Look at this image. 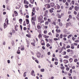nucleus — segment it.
Instances as JSON below:
<instances>
[{
    "label": "nucleus",
    "mask_w": 79,
    "mask_h": 79,
    "mask_svg": "<svg viewBox=\"0 0 79 79\" xmlns=\"http://www.w3.org/2000/svg\"><path fill=\"white\" fill-rule=\"evenodd\" d=\"M35 21H36V17H34L31 18L32 23H33L34 25H35Z\"/></svg>",
    "instance_id": "nucleus-1"
},
{
    "label": "nucleus",
    "mask_w": 79,
    "mask_h": 79,
    "mask_svg": "<svg viewBox=\"0 0 79 79\" xmlns=\"http://www.w3.org/2000/svg\"><path fill=\"white\" fill-rule=\"evenodd\" d=\"M36 55L37 56V57L39 58L40 57L41 54L39 52H38L36 53Z\"/></svg>",
    "instance_id": "nucleus-2"
},
{
    "label": "nucleus",
    "mask_w": 79,
    "mask_h": 79,
    "mask_svg": "<svg viewBox=\"0 0 79 79\" xmlns=\"http://www.w3.org/2000/svg\"><path fill=\"white\" fill-rule=\"evenodd\" d=\"M69 62L68 60H64V63L65 64H66V63H68Z\"/></svg>",
    "instance_id": "nucleus-3"
},
{
    "label": "nucleus",
    "mask_w": 79,
    "mask_h": 79,
    "mask_svg": "<svg viewBox=\"0 0 79 79\" xmlns=\"http://www.w3.org/2000/svg\"><path fill=\"white\" fill-rule=\"evenodd\" d=\"M34 70H32L31 71V75H32L33 76H35V74H34Z\"/></svg>",
    "instance_id": "nucleus-4"
},
{
    "label": "nucleus",
    "mask_w": 79,
    "mask_h": 79,
    "mask_svg": "<svg viewBox=\"0 0 79 79\" xmlns=\"http://www.w3.org/2000/svg\"><path fill=\"white\" fill-rule=\"evenodd\" d=\"M12 32H10L8 34V37H11V36H12Z\"/></svg>",
    "instance_id": "nucleus-5"
},
{
    "label": "nucleus",
    "mask_w": 79,
    "mask_h": 79,
    "mask_svg": "<svg viewBox=\"0 0 79 79\" xmlns=\"http://www.w3.org/2000/svg\"><path fill=\"white\" fill-rule=\"evenodd\" d=\"M74 9L75 10H76V11H77V10H79V7L77 6H75L74 7Z\"/></svg>",
    "instance_id": "nucleus-6"
},
{
    "label": "nucleus",
    "mask_w": 79,
    "mask_h": 79,
    "mask_svg": "<svg viewBox=\"0 0 79 79\" xmlns=\"http://www.w3.org/2000/svg\"><path fill=\"white\" fill-rule=\"evenodd\" d=\"M50 5L52 7H53L55 6V3L52 2L50 3Z\"/></svg>",
    "instance_id": "nucleus-7"
},
{
    "label": "nucleus",
    "mask_w": 79,
    "mask_h": 79,
    "mask_svg": "<svg viewBox=\"0 0 79 79\" xmlns=\"http://www.w3.org/2000/svg\"><path fill=\"white\" fill-rule=\"evenodd\" d=\"M24 3L25 4H27V5H28L29 4V2H28V1H27L26 0H24Z\"/></svg>",
    "instance_id": "nucleus-8"
},
{
    "label": "nucleus",
    "mask_w": 79,
    "mask_h": 79,
    "mask_svg": "<svg viewBox=\"0 0 79 79\" xmlns=\"http://www.w3.org/2000/svg\"><path fill=\"white\" fill-rule=\"evenodd\" d=\"M26 21L27 24H29V19H26Z\"/></svg>",
    "instance_id": "nucleus-9"
},
{
    "label": "nucleus",
    "mask_w": 79,
    "mask_h": 79,
    "mask_svg": "<svg viewBox=\"0 0 79 79\" xmlns=\"http://www.w3.org/2000/svg\"><path fill=\"white\" fill-rule=\"evenodd\" d=\"M14 13L15 14V16H18V12H17V11H14Z\"/></svg>",
    "instance_id": "nucleus-10"
},
{
    "label": "nucleus",
    "mask_w": 79,
    "mask_h": 79,
    "mask_svg": "<svg viewBox=\"0 0 79 79\" xmlns=\"http://www.w3.org/2000/svg\"><path fill=\"white\" fill-rule=\"evenodd\" d=\"M69 61L70 63H72L73 61V58H70L69 59Z\"/></svg>",
    "instance_id": "nucleus-11"
},
{
    "label": "nucleus",
    "mask_w": 79,
    "mask_h": 79,
    "mask_svg": "<svg viewBox=\"0 0 79 79\" xmlns=\"http://www.w3.org/2000/svg\"><path fill=\"white\" fill-rule=\"evenodd\" d=\"M42 17H43L42 16H40V17H39V19H38L39 20V21H41L42 20V19L41 18H42Z\"/></svg>",
    "instance_id": "nucleus-12"
},
{
    "label": "nucleus",
    "mask_w": 79,
    "mask_h": 79,
    "mask_svg": "<svg viewBox=\"0 0 79 79\" xmlns=\"http://www.w3.org/2000/svg\"><path fill=\"white\" fill-rule=\"evenodd\" d=\"M64 58H69V57L68 55H66L64 57Z\"/></svg>",
    "instance_id": "nucleus-13"
},
{
    "label": "nucleus",
    "mask_w": 79,
    "mask_h": 79,
    "mask_svg": "<svg viewBox=\"0 0 79 79\" xmlns=\"http://www.w3.org/2000/svg\"><path fill=\"white\" fill-rule=\"evenodd\" d=\"M19 21L20 24H22V21H23V19H19Z\"/></svg>",
    "instance_id": "nucleus-14"
},
{
    "label": "nucleus",
    "mask_w": 79,
    "mask_h": 79,
    "mask_svg": "<svg viewBox=\"0 0 79 79\" xmlns=\"http://www.w3.org/2000/svg\"><path fill=\"white\" fill-rule=\"evenodd\" d=\"M59 24L60 26H63V24H62V23H61V22H60L59 23Z\"/></svg>",
    "instance_id": "nucleus-15"
},
{
    "label": "nucleus",
    "mask_w": 79,
    "mask_h": 79,
    "mask_svg": "<svg viewBox=\"0 0 79 79\" xmlns=\"http://www.w3.org/2000/svg\"><path fill=\"white\" fill-rule=\"evenodd\" d=\"M17 54H20V50H19V49H18V51L17 52Z\"/></svg>",
    "instance_id": "nucleus-16"
},
{
    "label": "nucleus",
    "mask_w": 79,
    "mask_h": 79,
    "mask_svg": "<svg viewBox=\"0 0 79 79\" xmlns=\"http://www.w3.org/2000/svg\"><path fill=\"white\" fill-rule=\"evenodd\" d=\"M26 73H27V72H24L23 73V77H26Z\"/></svg>",
    "instance_id": "nucleus-17"
},
{
    "label": "nucleus",
    "mask_w": 79,
    "mask_h": 79,
    "mask_svg": "<svg viewBox=\"0 0 79 79\" xmlns=\"http://www.w3.org/2000/svg\"><path fill=\"white\" fill-rule=\"evenodd\" d=\"M6 24L5 23L4 24V28L5 29L6 28Z\"/></svg>",
    "instance_id": "nucleus-18"
},
{
    "label": "nucleus",
    "mask_w": 79,
    "mask_h": 79,
    "mask_svg": "<svg viewBox=\"0 0 79 79\" xmlns=\"http://www.w3.org/2000/svg\"><path fill=\"white\" fill-rule=\"evenodd\" d=\"M66 26H69V25H71V23H67L66 24Z\"/></svg>",
    "instance_id": "nucleus-19"
},
{
    "label": "nucleus",
    "mask_w": 79,
    "mask_h": 79,
    "mask_svg": "<svg viewBox=\"0 0 79 79\" xmlns=\"http://www.w3.org/2000/svg\"><path fill=\"white\" fill-rule=\"evenodd\" d=\"M56 5H58V6H57V9H60V5H58V4H57Z\"/></svg>",
    "instance_id": "nucleus-20"
},
{
    "label": "nucleus",
    "mask_w": 79,
    "mask_h": 79,
    "mask_svg": "<svg viewBox=\"0 0 79 79\" xmlns=\"http://www.w3.org/2000/svg\"><path fill=\"white\" fill-rule=\"evenodd\" d=\"M34 44V43H31V45H32L34 47H35V45Z\"/></svg>",
    "instance_id": "nucleus-21"
},
{
    "label": "nucleus",
    "mask_w": 79,
    "mask_h": 79,
    "mask_svg": "<svg viewBox=\"0 0 79 79\" xmlns=\"http://www.w3.org/2000/svg\"><path fill=\"white\" fill-rule=\"evenodd\" d=\"M26 41L27 42V44L28 45H29V42L28 41V40H26Z\"/></svg>",
    "instance_id": "nucleus-22"
},
{
    "label": "nucleus",
    "mask_w": 79,
    "mask_h": 79,
    "mask_svg": "<svg viewBox=\"0 0 79 79\" xmlns=\"http://www.w3.org/2000/svg\"><path fill=\"white\" fill-rule=\"evenodd\" d=\"M60 39H62V38H63V34H61L60 35Z\"/></svg>",
    "instance_id": "nucleus-23"
},
{
    "label": "nucleus",
    "mask_w": 79,
    "mask_h": 79,
    "mask_svg": "<svg viewBox=\"0 0 79 79\" xmlns=\"http://www.w3.org/2000/svg\"><path fill=\"white\" fill-rule=\"evenodd\" d=\"M26 36H27V37H29V38H31V36L29 35L28 34H27Z\"/></svg>",
    "instance_id": "nucleus-24"
},
{
    "label": "nucleus",
    "mask_w": 79,
    "mask_h": 79,
    "mask_svg": "<svg viewBox=\"0 0 79 79\" xmlns=\"http://www.w3.org/2000/svg\"><path fill=\"white\" fill-rule=\"evenodd\" d=\"M48 41L49 43H51L52 42V39H49L48 40Z\"/></svg>",
    "instance_id": "nucleus-25"
},
{
    "label": "nucleus",
    "mask_w": 79,
    "mask_h": 79,
    "mask_svg": "<svg viewBox=\"0 0 79 79\" xmlns=\"http://www.w3.org/2000/svg\"><path fill=\"white\" fill-rule=\"evenodd\" d=\"M77 61H78V60L77 59H76L75 60H74V62L75 63H76Z\"/></svg>",
    "instance_id": "nucleus-26"
},
{
    "label": "nucleus",
    "mask_w": 79,
    "mask_h": 79,
    "mask_svg": "<svg viewBox=\"0 0 79 79\" xmlns=\"http://www.w3.org/2000/svg\"><path fill=\"white\" fill-rule=\"evenodd\" d=\"M44 37L45 38H48V37H49V36H47L46 35H44Z\"/></svg>",
    "instance_id": "nucleus-27"
},
{
    "label": "nucleus",
    "mask_w": 79,
    "mask_h": 79,
    "mask_svg": "<svg viewBox=\"0 0 79 79\" xmlns=\"http://www.w3.org/2000/svg\"><path fill=\"white\" fill-rule=\"evenodd\" d=\"M46 46L47 47H50V45L48 43L46 45Z\"/></svg>",
    "instance_id": "nucleus-28"
},
{
    "label": "nucleus",
    "mask_w": 79,
    "mask_h": 79,
    "mask_svg": "<svg viewBox=\"0 0 79 79\" xmlns=\"http://www.w3.org/2000/svg\"><path fill=\"white\" fill-rule=\"evenodd\" d=\"M23 26H26V22H25V21H24L23 22Z\"/></svg>",
    "instance_id": "nucleus-29"
},
{
    "label": "nucleus",
    "mask_w": 79,
    "mask_h": 79,
    "mask_svg": "<svg viewBox=\"0 0 79 79\" xmlns=\"http://www.w3.org/2000/svg\"><path fill=\"white\" fill-rule=\"evenodd\" d=\"M49 11L50 12V13H53V11L52 10L50 9L49 10Z\"/></svg>",
    "instance_id": "nucleus-30"
},
{
    "label": "nucleus",
    "mask_w": 79,
    "mask_h": 79,
    "mask_svg": "<svg viewBox=\"0 0 79 79\" xmlns=\"http://www.w3.org/2000/svg\"><path fill=\"white\" fill-rule=\"evenodd\" d=\"M38 37L39 38H40L41 37H42V35H40V34L39 35Z\"/></svg>",
    "instance_id": "nucleus-31"
},
{
    "label": "nucleus",
    "mask_w": 79,
    "mask_h": 79,
    "mask_svg": "<svg viewBox=\"0 0 79 79\" xmlns=\"http://www.w3.org/2000/svg\"><path fill=\"white\" fill-rule=\"evenodd\" d=\"M12 45H15V42H14V41H12Z\"/></svg>",
    "instance_id": "nucleus-32"
},
{
    "label": "nucleus",
    "mask_w": 79,
    "mask_h": 79,
    "mask_svg": "<svg viewBox=\"0 0 79 79\" xmlns=\"http://www.w3.org/2000/svg\"><path fill=\"white\" fill-rule=\"evenodd\" d=\"M41 72H44V69H41Z\"/></svg>",
    "instance_id": "nucleus-33"
},
{
    "label": "nucleus",
    "mask_w": 79,
    "mask_h": 79,
    "mask_svg": "<svg viewBox=\"0 0 79 79\" xmlns=\"http://www.w3.org/2000/svg\"><path fill=\"white\" fill-rule=\"evenodd\" d=\"M45 14H47V13H48V10H46V11H45Z\"/></svg>",
    "instance_id": "nucleus-34"
},
{
    "label": "nucleus",
    "mask_w": 79,
    "mask_h": 79,
    "mask_svg": "<svg viewBox=\"0 0 79 79\" xmlns=\"http://www.w3.org/2000/svg\"><path fill=\"white\" fill-rule=\"evenodd\" d=\"M54 40H55V41H56V40H58V39H57V38H55L54 39Z\"/></svg>",
    "instance_id": "nucleus-35"
},
{
    "label": "nucleus",
    "mask_w": 79,
    "mask_h": 79,
    "mask_svg": "<svg viewBox=\"0 0 79 79\" xmlns=\"http://www.w3.org/2000/svg\"><path fill=\"white\" fill-rule=\"evenodd\" d=\"M47 6H48V8H50L51 7L50 5V4L48 5Z\"/></svg>",
    "instance_id": "nucleus-36"
},
{
    "label": "nucleus",
    "mask_w": 79,
    "mask_h": 79,
    "mask_svg": "<svg viewBox=\"0 0 79 79\" xmlns=\"http://www.w3.org/2000/svg\"><path fill=\"white\" fill-rule=\"evenodd\" d=\"M70 48V46L69 45H68L66 47V48Z\"/></svg>",
    "instance_id": "nucleus-37"
},
{
    "label": "nucleus",
    "mask_w": 79,
    "mask_h": 79,
    "mask_svg": "<svg viewBox=\"0 0 79 79\" xmlns=\"http://www.w3.org/2000/svg\"><path fill=\"white\" fill-rule=\"evenodd\" d=\"M32 16H34V15H35V13L33 12H32Z\"/></svg>",
    "instance_id": "nucleus-38"
},
{
    "label": "nucleus",
    "mask_w": 79,
    "mask_h": 79,
    "mask_svg": "<svg viewBox=\"0 0 79 79\" xmlns=\"http://www.w3.org/2000/svg\"><path fill=\"white\" fill-rule=\"evenodd\" d=\"M20 29H21V30H22V29H23V27H22V25H20Z\"/></svg>",
    "instance_id": "nucleus-39"
},
{
    "label": "nucleus",
    "mask_w": 79,
    "mask_h": 79,
    "mask_svg": "<svg viewBox=\"0 0 79 79\" xmlns=\"http://www.w3.org/2000/svg\"><path fill=\"white\" fill-rule=\"evenodd\" d=\"M64 66L61 67V69H62V70H64Z\"/></svg>",
    "instance_id": "nucleus-40"
},
{
    "label": "nucleus",
    "mask_w": 79,
    "mask_h": 79,
    "mask_svg": "<svg viewBox=\"0 0 79 79\" xmlns=\"http://www.w3.org/2000/svg\"><path fill=\"white\" fill-rule=\"evenodd\" d=\"M72 3L73 5H74V1L73 0L72 1Z\"/></svg>",
    "instance_id": "nucleus-41"
},
{
    "label": "nucleus",
    "mask_w": 79,
    "mask_h": 79,
    "mask_svg": "<svg viewBox=\"0 0 79 79\" xmlns=\"http://www.w3.org/2000/svg\"><path fill=\"white\" fill-rule=\"evenodd\" d=\"M59 34H58V33H57V34H56V37H59Z\"/></svg>",
    "instance_id": "nucleus-42"
},
{
    "label": "nucleus",
    "mask_w": 79,
    "mask_h": 79,
    "mask_svg": "<svg viewBox=\"0 0 79 79\" xmlns=\"http://www.w3.org/2000/svg\"><path fill=\"white\" fill-rule=\"evenodd\" d=\"M71 50L70 49H68L67 50V52H70Z\"/></svg>",
    "instance_id": "nucleus-43"
},
{
    "label": "nucleus",
    "mask_w": 79,
    "mask_h": 79,
    "mask_svg": "<svg viewBox=\"0 0 79 79\" xmlns=\"http://www.w3.org/2000/svg\"><path fill=\"white\" fill-rule=\"evenodd\" d=\"M52 24H54V25H55V26H56V23H55V22H53V23H52Z\"/></svg>",
    "instance_id": "nucleus-44"
},
{
    "label": "nucleus",
    "mask_w": 79,
    "mask_h": 79,
    "mask_svg": "<svg viewBox=\"0 0 79 79\" xmlns=\"http://www.w3.org/2000/svg\"><path fill=\"white\" fill-rule=\"evenodd\" d=\"M16 26L17 25H16L15 27V29L16 31H17L18 29H16Z\"/></svg>",
    "instance_id": "nucleus-45"
},
{
    "label": "nucleus",
    "mask_w": 79,
    "mask_h": 79,
    "mask_svg": "<svg viewBox=\"0 0 79 79\" xmlns=\"http://www.w3.org/2000/svg\"><path fill=\"white\" fill-rule=\"evenodd\" d=\"M62 50H63V49H64V50H66V48L64 47H62Z\"/></svg>",
    "instance_id": "nucleus-46"
},
{
    "label": "nucleus",
    "mask_w": 79,
    "mask_h": 79,
    "mask_svg": "<svg viewBox=\"0 0 79 79\" xmlns=\"http://www.w3.org/2000/svg\"><path fill=\"white\" fill-rule=\"evenodd\" d=\"M23 30H24V31H26V30H27V28H26V27H24L23 28Z\"/></svg>",
    "instance_id": "nucleus-47"
},
{
    "label": "nucleus",
    "mask_w": 79,
    "mask_h": 79,
    "mask_svg": "<svg viewBox=\"0 0 79 79\" xmlns=\"http://www.w3.org/2000/svg\"><path fill=\"white\" fill-rule=\"evenodd\" d=\"M45 24H48V21H46L45 23Z\"/></svg>",
    "instance_id": "nucleus-48"
},
{
    "label": "nucleus",
    "mask_w": 79,
    "mask_h": 79,
    "mask_svg": "<svg viewBox=\"0 0 79 79\" xmlns=\"http://www.w3.org/2000/svg\"><path fill=\"white\" fill-rule=\"evenodd\" d=\"M44 34H47V31L44 30Z\"/></svg>",
    "instance_id": "nucleus-49"
},
{
    "label": "nucleus",
    "mask_w": 79,
    "mask_h": 79,
    "mask_svg": "<svg viewBox=\"0 0 79 79\" xmlns=\"http://www.w3.org/2000/svg\"><path fill=\"white\" fill-rule=\"evenodd\" d=\"M68 41H69V43H70V44H71V43H72V42H71V40H68Z\"/></svg>",
    "instance_id": "nucleus-50"
},
{
    "label": "nucleus",
    "mask_w": 79,
    "mask_h": 79,
    "mask_svg": "<svg viewBox=\"0 0 79 79\" xmlns=\"http://www.w3.org/2000/svg\"><path fill=\"white\" fill-rule=\"evenodd\" d=\"M58 15V18H61V15Z\"/></svg>",
    "instance_id": "nucleus-51"
},
{
    "label": "nucleus",
    "mask_w": 79,
    "mask_h": 79,
    "mask_svg": "<svg viewBox=\"0 0 79 79\" xmlns=\"http://www.w3.org/2000/svg\"><path fill=\"white\" fill-rule=\"evenodd\" d=\"M74 15H77V12H76V11H74Z\"/></svg>",
    "instance_id": "nucleus-52"
},
{
    "label": "nucleus",
    "mask_w": 79,
    "mask_h": 79,
    "mask_svg": "<svg viewBox=\"0 0 79 79\" xmlns=\"http://www.w3.org/2000/svg\"><path fill=\"white\" fill-rule=\"evenodd\" d=\"M65 5L67 6H68V5H69V4H68V2H66V3H65Z\"/></svg>",
    "instance_id": "nucleus-53"
},
{
    "label": "nucleus",
    "mask_w": 79,
    "mask_h": 79,
    "mask_svg": "<svg viewBox=\"0 0 79 79\" xmlns=\"http://www.w3.org/2000/svg\"><path fill=\"white\" fill-rule=\"evenodd\" d=\"M29 7V6L27 5H25V8H27Z\"/></svg>",
    "instance_id": "nucleus-54"
},
{
    "label": "nucleus",
    "mask_w": 79,
    "mask_h": 79,
    "mask_svg": "<svg viewBox=\"0 0 79 79\" xmlns=\"http://www.w3.org/2000/svg\"><path fill=\"white\" fill-rule=\"evenodd\" d=\"M66 70L67 71H68L69 70V67H67L66 68Z\"/></svg>",
    "instance_id": "nucleus-55"
},
{
    "label": "nucleus",
    "mask_w": 79,
    "mask_h": 79,
    "mask_svg": "<svg viewBox=\"0 0 79 79\" xmlns=\"http://www.w3.org/2000/svg\"><path fill=\"white\" fill-rule=\"evenodd\" d=\"M37 28L38 29H40V25L38 26Z\"/></svg>",
    "instance_id": "nucleus-56"
},
{
    "label": "nucleus",
    "mask_w": 79,
    "mask_h": 79,
    "mask_svg": "<svg viewBox=\"0 0 79 79\" xmlns=\"http://www.w3.org/2000/svg\"><path fill=\"white\" fill-rule=\"evenodd\" d=\"M9 1V0H6V3H8Z\"/></svg>",
    "instance_id": "nucleus-57"
},
{
    "label": "nucleus",
    "mask_w": 79,
    "mask_h": 79,
    "mask_svg": "<svg viewBox=\"0 0 79 79\" xmlns=\"http://www.w3.org/2000/svg\"><path fill=\"white\" fill-rule=\"evenodd\" d=\"M48 22H51V20H50V19H48Z\"/></svg>",
    "instance_id": "nucleus-58"
},
{
    "label": "nucleus",
    "mask_w": 79,
    "mask_h": 79,
    "mask_svg": "<svg viewBox=\"0 0 79 79\" xmlns=\"http://www.w3.org/2000/svg\"><path fill=\"white\" fill-rule=\"evenodd\" d=\"M42 48L43 49V50H45V46H43L42 47Z\"/></svg>",
    "instance_id": "nucleus-59"
},
{
    "label": "nucleus",
    "mask_w": 79,
    "mask_h": 79,
    "mask_svg": "<svg viewBox=\"0 0 79 79\" xmlns=\"http://www.w3.org/2000/svg\"><path fill=\"white\" fill-rule=\"evenodd\" d=\"M48 34L49 35H52V33H51V32H50L49 33H48Z\"/></svg>",
    "instance_id": "nucleus-60"
},
{
    "label": "nucleus",
    "mask_w": 79,
    "mask_h": 79,
    "mask_svg": "<svg viewBox=\"0 0 79 79\" xmlns=\"http://www.w3.org/2000/svg\"><path fill=\"white\" fill-rule=\"evenodd\" d=\"M69 72L70 73H71V74H72V69H70L69 71Z\"/></svg>",
    "instance_id": "nucleus-61"
},
{
    "label": "nucleus",
    "mask_w": 79,
    "mask_h": 79,
    "mask_svg": "<svg viewBox=\"0 0 79 79\" xmlns=\"http://www.w3.org/2000/svg\"><path fill=\"white\" fill-rule=\"evenodd\" d=\"M42 45H45V42H44L42 44H41Z\"/></svg>",
    "instance_id": "nucleus-62"
},
{
    "label": "nucleus",
    "mask_w": 79,
    "mask_h": 79,
    "mask_svg": "<svg viewBox=\"0 0 79 79\" xmlns=\"http://www.w3.org/2000/svg\"><path fill=\"white\" fill-rule=\"evenodd\" d=\"M7 63H10V60H7Z\"/></svg>",
    "instance_id": "nucleus-63"
},
{
    "label": "nucleus",
    "mask_w": 79,
    "mask_h": 79,
    "mask_svg": "<svg viewBox=\"0 0 79 79\" xmlns=\"http://www.w3.org/2000/svg\"><path fill=\"white\" fill-rule=\"evenodd\" d=\"M71 48L72 49H74V46H71Z\"/></svg>",
    "instance_id": "nucleus-64"
}]
</instances>
